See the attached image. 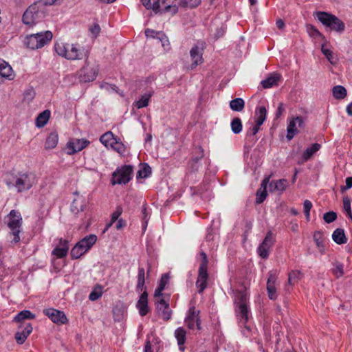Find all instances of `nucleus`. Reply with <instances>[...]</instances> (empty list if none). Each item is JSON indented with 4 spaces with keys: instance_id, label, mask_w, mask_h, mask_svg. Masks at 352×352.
I'll return each mask as SVG.
<instances>
[{
    "instance_id": "23",
    "label": "nucleus",
    "mask_w": 352,
    "mask_h": 352,
    "mask_svg": "<svg viewBox=\"0 0 352 352\" xmlns=\"http://www.w3.org/2000/svg\"><path fill=\"white\" fill-rule=\"evenodd\" d=\"M136 307L139 310V314L141 316H146L149 311L148 306V293L144 291L142 293L139 300L137 302Z\"/></svg>"
},
{
    "instance_id": "7",
    "label": "nucleus",
    "mask_w": 352,
    "mask_h": 352,
    "mask_svg": "<svg viewBox=\"0 0 352 352\" xmlns=\"http://www.w3.org/2000/svg\"><path fill=\"white\" fill-rule=\"evenodd\" d=\"M52 36V32L48 30L31 34L26 36L25 44L28 48L32 50L38 49L50 43Z\"/></svg>"
},
{
    "instance_id": "44",
    "label": "nucleus",
    "mask_w": 352,
    "mask_h": 352,
    "mask_svg": "<svg viewBox=\"0 0 352 352\" xmlns=\"http://www.w3.org/2000/svg\"><path fill=\"white\" fill-rule=\"evenodd\" d=\"M201 0H179V6L182 8H194L201 3Z\"/></svg>"
},
{
    "instance_id": "36",
    "label": "nucleus",
    "mask_w": 352,
    "mask_h": 352,
    "mask_svg": "<svg viewBox=\"0 0 352 352\" xmlns=\"http://www.w3.org/2000/svg\"><path fill=\"white\" fill-rule=\"evenodd\" d=\"M230 107L232 111L241 112L245 107V101L241 98H236L230 102Z\"/></svg>"
},
{
    "instance_id": "34",
    "label": "nucleus",
    "mask_w": 352,
    "mask_h": 352,
    "mask_svg": "<svg viewBox=\"0 0 352 352\" xmlns=\"http://www.w3.org/2000/svg\"><path fill=\"white\" fill-rule=\"evenodd\" d=\"M50 117V111L45 110L39 113L36 119V125L37 127H43L48 122Z\"/></svg>"
},
{
    "instance_id": "28",
    "label": "nucleus",
    "mask_w": 352,
    "mask_h": 352,
    "mask_svg": "<svg viewBox=\"0 0 352 352\" xmlns=\"http://www.w3.org/2000/svg\"><path fill=\"white\" fill-rule=\"evenodd\" d=\"M287 185L288 182L285 179L273 180L270 183V190L283 192L287 188Z\"/></svg>"
},
{
    "instance_id": "1",
    "label": "nucleus",
    "mask_w": 352,
    "mask_h": 352,
    "mask_svg": "<svg viewBox=\"0 0 352 352\" xmlns=\"http://www.w3.org/2000/svg\"><path fill=\"white\" fill-rule=\"evenodd\" d=\"M4 183L9 190L15 189L17 192H23L37 183V177L32 172L21 171L7 175Z\"/></svg>"
},
{
    "instance_id": "38",
    "label": "nucleus",
    "mask_w": 352,
    "mask_h": 352,
    "mask_svg": "<svg viewBox=\"0 0 352 352\" xmlns=\"http://www.w3.org/2000/svg\"><path fill=\"white\" fill-rule=\"evenodd\" d=\"M115 139L116 137L113 133L111 131H107L100 136V141L103 145L108 148L111 146Z\"/></svg>"
},
{
    "instance_id": "47",
    "label": "nucleus",
    "mask_w": 352,
    "mask_h": 352,
    "mask_svg": "<svg viewBox=\"0 0 352 352\" xmlns=\"http://www.w3.org/2000/svg\"><path fill=\"white\" fill-rule=\"evenodd\" d=\"M102 287H94V290L90 293L89 299L95 301L100 298L103 293Z\"/></svg>"
},
{
    "instance_id": "55",
    "label": "nucleus",
    "mask_w": 352,
    "mask_h": 352,
    "mask_svg": "<svg viewBox=\"0 0 352 352\" xmlns=\"http://www.w3.org/2000/svg\"><path fill=\"white\" fill-rule=\"evenodd\" d=\"M307 31L309 35L314 38L322 36L321 33L314 25L307 26Z\"/></svg>"
},
{
    "instance_id": "11",
    "label": "nucleus",
    "mask_w": 352,
    "mask_h": 352,
    "mask_svg": "<svg viewBox=\"0 0 352 352\" xmlns=\"http://www.w3.org/2000/svg\"><path fill=\"white\" fill-rule=\"evenodd\" d=\"M204 159V151L201 146L195 148L192 157L188 164L190 172H197L202 168V162Z\"/></svg>"
},
{
    "instance_id": "37",
    "label": "nucleus",
    "mask_w": 352,
    "mask_h": 352,
    "mask_svg": "<svg viewBox=\"0 0 352 352\" xmlns=\"http://www.w3.org/2000/svg\"><path fill=\"white\" fill-rule=\"evenodd\" d=\"M333 96L336 99H344L347 94L346 89L342 85H336L332 89Z\"/></svg>"
},
{
    "instance_id": "4",
    "label": "nucleus",
    "mask_w": 352,
    "mask_h": 352,
    "mask_svg": "<svg viewBox=\"0 0 352 352\" xmlns=\"http://www.w3.org/2000/svg\"><path fill=\"white\" fill-rule=\"evenodd\" d=\"M45 15V6L41 2L34 3L25 11L22 21L24 24L32 26L41 21Z\"/></svg>"
},
{
    "instance_id": "49",
    "label": "nucleus",
    "mask_w": 352,
    "mask_h": 352,
    "mask_svg": "<svg viewBox=\"0 0 352 352\" xmlns=\"http://www.w3.org/2000/svg\"><path fill=\"white\" fill-rule=\"evenodd\" d=\"M312 206L311 201L308 199H306L303 203L304 213L308 221L310 220V210Z\"/></svg>"
},
{
    "instance_id": "50",
    "label": "nucleus",
    "mask_w": 352,
    "mask_h": 352,
    "mask_svg": "<svg viewBox=\"0 0 352 352\" xmlns=\"http://www.w3.org/2000/svg\"><path fill=\"white\" fill-rule=\"evenodd\" d=\"M276 278H277V271L276 270H271L268 274L267 286H273L276 283Z\"/></svg>"
},
{
    "instance_id": "26",
    "label": "nucleus",
    "mask_w": 352,
    "mask_h": 352,
    "mask_svg": "<svg viewBox=\"0 0 352 352\" xmlns=\"http://www.w3.org/2000/svg\"><path fill=\"white\" fill-rule=\"evenodd\" d=\"M126 307L121 302H117L113 307V316L115 321H120L124 318Z\"/></svg>"
},
{
    "instance_id": "56",
    "label": "nucleus",
    "mask_w": 352,
    "mask_h": 352,
    "mask_svg": "<svg viewBox=\"0 0 352 352\" xmlns=\"http://www.w3.org/2000/svg\"><path fill=\"white\" fill-rule=\"evenodd\" d=\"M71 210L72 212L78 214V212L83 211V205L80 204L78 206V201L74 199L72 204Z\"/></svg>"
},
{
    "instance_id": "41",
    "label": "nucleus",
    "mask_w": 352,
    "mask_h": 352,
    "mask_svg": "<svg viewBox=\"0 0 352 352\" xmlns=\"http://www.w3.org/2000/svg\"><path fill=\"white\" fill-rule=\"evenodd\" d=\"M302 277V274L298 270H293L289 274L288 282L291 285L298 283V280Z\"/></svg>"
},
{
    "instance_id": "10",
    "label": "nucleus",
    "mask_w": 352,
    "mask_h": 352,
    "mask_svg": "<svg viewBox=\"0 0 352 352\" xmlns=\"http://www.w3.org/2000/svg\"><path fill=\"white\" fill-rule=\"evenodd\" d=\"M87 59H85V65L78 72V79L81 82L94 81L98 74V66L91 65Z\"/></svg>"
},
{
    "instance_id": "52",
    "label": "nucleus",
    "mask_w": 352,
    "mask_h": 352,
    "mask_svg": "<svg viewBox=\"0 0 352 352\" xmlns=\"http://www.w3.org/2000/svg\"><path fill=\"white\" fill-rule=\"evenodd\" d=\"M343 207L349 217L352 218V210L351 209V201L348 197L343 199Z\"/></svg>"
},
{
    "instance_id": "60",
    "label": "nucleus",
    "mask_w": 352,
    "mask_h": 352,
    "mask_svg": "<svg viewBox=\"0 0 352 352\" xmlns=\"http://www.w3.org/2000/svg\"><path fill=\"white\" fill-rule=\"evenodd\" d=\"M214 232L212 228H209L207 230V234L206 236V241H212L214 239Z\"/></svg>"
},
{
    "instance_id": "13",
    "label": "nucleus",
    "mask_w": 352,
    "mask_h": 352,
    "mask_svg": "<svg viewBox=\"0 0 352 352\" xmlns=\"http://www.w3.org/2000/svg\"><path fill=\"white\" fill-rule=\"evenodd\" d=\"M200 255L201 256V261L198 270L196 286H207L208 279V259L207 254L204 252H201Z\"/></svg>"
},
{
    "instance_id": "32",
    "label": "nucleus",
    "mask_w": 352,
    "mask_h": 352,
    "mask_svg": "<svg viewBox=\"0 0 352 352\" xmlns=\"http://www.w3.org/2000/svg\"><path fill=\"white\" fill-rule=\"evenodd\" d=\"M58 142V135L56 132H52L50 133L48 137L46 139L45 143V148L46 149H52L54 148Z\"/></svg>"
},
{
    "instance_id": "3",
    "label": "nucleus",
    "mask_w": 352,
    "mask_h": 352,
    "mask_svg": "<svg viewBox=\"0 0 352 352\" xmlns=\"http://www.w3.org/2000/svg\"><path fill=\"white\" fill-rule=\"evenodd\" d=\"M54 50L58 55L70 60L88 58L89 52L78 43H56Z\"/></svg>"
},
{
    "instance_id": "51",
    "label": "nucleus",
    "mask_w": 352,
    "mask_h": 352,
    "mask_svg": "<svg viewBox=\"0 0 352 352\" xmlns=\"http://www.w3.org/2000/svg\"><path fill=\"white\" fill-rule=\"evenodd\" d=\"M323 219L327 223H332L337 219V214L333 211L327 212L324 214Z\"/></svg>"
},
{
    "instance_id": "27",
    "label": "nucleus",
    "mask_w": 352,
    "mask_h": 352,
    "mask_svg": "<svg viewBox=\"0 0 352 352\" xmlns=\"http://www.w3.org/2000/svg\"><path fill=\"white\" fill-rule=\"evenodd\" d=\"M313 238L318 251L321 254H324L325 252L326 247L324 243V236L322 232L316 231L314 234Z\"/></svg>"
},
{
    "instance_id": "64",
    "label": "nucleus",
    "mask_w": 352,
    "mask_h": 352,
    "mask_svg": "<svg viewBox=\"0 0 352 352\" xmlns=\"http://www.w3.org/2000/svg\"><path fill=\"white\" fill-rule=\"evenodd\" d=\"M321 50L323 54L326 56V58L330 60L331 58L332 57V52L329 49L324 48V46L322 47Z\"/></svg>"
},
{
    "instance_id": "6",
    "label": "nucleus",
    "mask_w": 352,
    "mask_h": 352,
    "mask_svg": "<svg viewBox=\"0 0 352 352\" xmlns=\"http://www.w3.org/2000/svg\"><path fill=\"white\" fill-rule=\"evenodd\" d=\"M97 241V236L89 234L80 240L71 250L70 256L72 259H78L89 252Z\"/></svg>"
},
{
    "instance_id": "20",
    "label": "nucleus",
    "mask_w": 352,
    "mask_h": 352,
    "mask_svg": "<svg viewBox=\"0 0 352 352\" xmlns=\"http://www.w3.org/2000/svg\"><path fill=\"white\" fill-rule=\"evenodd\" d=\"M199 311L197 312L195 307H190L186 318H185V323L187 327L193 329L195 328V324L196 323L198 329H201L200 327V319L198 317Z\"/></svg>"
},
{
    "instance_id": "42",
    "label": "nucleus",
    "mask_w": 352,
    "mask_h": 352,
    "mask_svg": "<svg viewBox=\"0 0 352 352\" xmlns=\"http://www.w3.org/2000/svg\"><path fill=\"white\" fill-rule=\"evenodd\" d=\"M35 318V315L33 314L29 310H23L19 312L14 318V320L16 322H21L25 319H34Z\"/></svg>"
},
{
    "instance_id": "35",
    "label": "nucleus",
    "mask_w": 352,
    "mask_h": 352,
    "mask_svg": "<svg viewBox=\"0 0 352 352\" xmlns=\"http://www.w3.org/2000/svg\"><path fill=\"white\" fill-rule=\"evenodd\" d=\"M157 314L166 322L171 318L172 311L169 307V305L162 306V307H156Z\"/></svg>"
},
{
    "instance_id": "57",
    "label": "nucleus",
    "mask_w": 352,
    "mask_h": 352,
    "mask_svg": "<svg viewBox=\"0 0 352 352\" xmlns=\"http://www.w3.org/2000/svg\"><path fill=\"white\" fill-rule=\"evenodd\" d=\"M145 35L146 37L155 38L160 36H163V34L160 32H155L153 30L146 29L145 30Z\"/></svg>"
},
{
    "instance_id": "40",
    "label": "nucleus",
    "mask_w": 352,
    "mask_h": 352,
    "mask_svg": "<svg viewBox=\"0 0 352 352\" xmlns=\"http://www.w3.org/2000/svg\"><path fill=\"white\" fill-rule=\"evenodd\" d=\"M231 130L235 134H239L243 129L242 121L239 117L233 118L230 123Z\"/></svg>"
},
{
    "instance_id": "53",
    "label": "nucleus",
    "mask_w": 352,
    "mask_h": 352,
    "mask_svg": "<svg viewBox=\"0 0 352 352\" xmlns=\"http://www.w3.org/2000/svg\"><path fill=\"white\" fill-rule=\"evenodd\" d=\"M122 213V208L118 206L116 210L111 215V220L112 222H116L119 219L120 216Z\"/></svg>"
},
{
    "instance_id": "62",
    "label": "nucleus",
    "mask_w": 352,
    "mask_h": 352,
    "mask_svg": "<svg viewBox=\"0 0 352 352\" xmlns=\"http://www.w3.org/2000/svg\"><path fill=\"white\" fill-rule=\"evenodd\" d=\"M117 221V223L116 225V228L118 230H121L122 228H124L126 226V222L123 219L120 218Z\"/></svg>"
},
{
    "instance_id": "59",
    "label": "nucleus",
    "mask_w": 352,
    "mask_h": 352,
    "mask_svg": "<svg viewBox=\"0 0 352 352\" xmlns=\"http://www.w3.org/2000/svg\"><path fill=\"white\" fill-rule=\"evenodd\" d=\"M267 291L270 299L275 300L277 298L276 287H267Z\"/></svg>"
},
{
    "instance_id": "46",
    "label": "nucleus",
    "mask_w": 352,
    "mask_h": 352,
    "mask_svg": "<svg viewBox=\"0 0 352 352\" xmlns=\"http://www.w3.org/2000/svg\"><path fill=\"white\" fill-rule=\"evenodd\" d=\"M110 148L119 153H122L124 151V144L120 141V139H118L117 138H116Z\"/></svg>"
},
{
    "instance_id": "14",
    "label": "nucleus",
    "mask_w": 352,
    "mask_h": 352,
    "mask_svg": "<svg viewBox=\"0 0 352 352\" xmlns=\"http://www.w3.org/2000/svg\"><path fill=\"white\" fill-rule=\"evenodd\" d=\"M275 243L272 231L267 232L263 242L257 248V252L262 258H267L269 256L270 251Z\"/></svg>"
},
{
    "instance_id": "29",
    "label": "nucleus",
    "mask_w": 352,
    "mask_h": 352,
    "mask_svg": "<svg viewBox=\"0 0 352 352\" xmlns=\"http://www.w3.org/2000/svg\"><path fill=\"white\" fill-rule=\"evenodd\" d=\"M153 95V91H148L141 96L140 98L134 103V106L138 109L147 107Z\"/></svg>"
},
{
    "instance_id": "61",
    "label": "nucleus",
    "mask_w": 352,
    "mask_h": 352,
    "mask_svg": "<svg viewBox=\"0 0 352 352\" xmlns=\"http://www.w3.org/2000/svg\"><path fill=\"white\" fill-rule=\"evenodd\" d=\"M260 126H261L257 125V124L256 123V124L252 128L250 129L247 131V135L248 136L255 135L258 133V131L260 129Z\"/></svg>"
},
{
    "instance_id": "54",
    "label": "nucleus",
    "mask_w": 352,
    "mask_h": 352,
    "mask_svg": "<svg viewBox=\"0 0 352 352\" xmlns=\"http://www.w3.org/2000/svg\"><path fill=\"white\" fill-rule=\"evenodd\" d=\"M170 277L171 276L170 272L162 274L158 286H166L167 284H168Z\"/></svg>"
},
{
    "instance_id": "18",
    "label": "nucleus",
    "mask_w": 352,
    "mask_h": 352,
    "mask_svg": "<svg viewBox=\"0 0 352 352\" xmlns=\"http://www.w3.org/2000/svg\"><path fill=\"white\" fill-rule=\"evenodd\" d=\"M69 240L63 238H60L58 240V243L52 250V254L58 258H62L67 255L69 245Z\"/></svg>"
},
{
    "instance_id": "17",
    "label": "nucleus",
    "mask_w": 352,
    "mask_h": 352,
    "mask_svg": "<svg viewBox=\"0 0 352 352\" xmlns=\"http://www.w3.org/2000/svg\"><path fill=\"white\" fill-rule=\"evenodd\" d=\"M304 125V120L301 116L292 118L287 125V138L291 140L298 132V128H302Z\"/></svg>"
},
{
    "instance_id": "63",
    "label": "nucleus",
    "mask_w": 352,
    "mask_h": 352,
    "mask_svg": "<svg viewBox=\"0 0 352 352\" xmlns=\"http://www.w3.org/2000/svg\"><path fill=\"white\" fill-rule=\"evenodd\" d=\"M285 111V108L283 107V104L280 102L278 104V107L277 108L276 112V118H279Z\"/></svg>"
},
{
    "instance_id": "8",
    "label": "nucleus",
    "mask_w": 352,
    "mask_h": 352,
    "mask_svg": "<svg viewBox=\"0 0 352 352\" xmlns=\"http://www.w3.org/2000/svg\"><path fill=\"white\" fill-rule=\"evenodd\" d=\"M8 226L11 230L10 234L13 236L12 241L18 243L20 241V228L22 225V217L20 212L12 210L6 216Z\"/></svg>"
},
{
    "instance_id": "30",
    "label": "nucleus",
    "mask_w": 352,
    "mask_h": 352,
    "mask_svg": "<svg viewBox=\"0 0 352 352\" xmlns=\"http://www.w3.org/2000/svg\"><path fill=\"white\" fill-rule=\"evenodd\" d=\"M175 336L177 339L179 350L183 351L184 350V344H185L186 342V331L184 330V328L179 327L175 331Z\"/></svg>"
},
{
    "instance_id": "48",
    "label": "nucleus",
    "mask_w": 352,
    "mask_h": 352,
    "mask_svg": "<svg viewBox=\"0 0 352 352\" xmlns=\"http://www.w3.org/2000/svg\"><path fill=\"white\" fill-rule=\"evenodd\" d=\"M145 283V269L142 267H139L138 274V283L136 286H144Z\"/></svg>"
},
{
    "instance_id": "58",
    "label": "nucleus",
    "mask_w": 352,
    "mask_h": 352,
    "mask_svg": "<svg viewBox=\"0 0 352 352\" xmlns=\"http://www.w3.org/2000/svg\"><path fill=\"white\" fill-rule=\"evenodd\" d=\"M89 32L94 36V37H97L100 32V25L98 23H94L89 28Z\"/></svg>"
},
{
    "instance_id": "12",
    "label": "nucleus",
    "mask_w": 352,
    "mask_h": 352,
    "mask_svg": "<svg viewBox=\"0 0 352 352\" xmlns=\"http://www.w3.org/2000/svg\"><path fill=\"white\" fill-rule=\"evenodd\" d=\"M179 6V0H157L153 3V10L155 12H171L175 14Z\"/></svg>"
},
{
    "instance_id": "15",
    "label": "nucleus",
    "mask_w": 352,
    "mask_h": 352,
    "mask_svg": "<svg viewBox=\"0 0 352 352\" xmlns=\"http://www.w3.org/2000/svg\"><path fill=\"white\" fill-rule=\"evenodd\" d=\"M90 142L86 139H71L66 144L65 150L67 155H72L86 148Z\"/></svg>"
},
{
    "instance_id": "5",
    "label": "nucleus",
    "mask_w": 352,
    "mask_h": 352,
    "mask_svg": "<svg viewBox=\"0 0 352 352\" xmlns=\"http://www.w3.org/2000/svg\"><path fill=\"white\" fill-rule=\"evenodd\" d=\"M315 16L323 25L331 31L342 33L345 30L344 23L331 13L318 11L315 13Z\"/></svg>"
},
{
    "instance_id": "33",
    "label": "nucleus",
    "mask_w": 352,
    "mask_h": 352,
    "mask_svg": "<svg viewBox=\"0 0 352 352\" xmlns=\"http://www.w3.org/2000/svg\"><path fill=\"white\" fill-rule=\"evenodd\" d=\"M267 116V110L264 106H261L256 109V120L255 122L258 126H261L265 122Z\"/></svg>"
},
{
    "instance_id": "43",
    "label": "nucleus",
    "mask_w": 352,
    "mask_h": 352,
    "mask_svg": "<svg viewBox=\"0 0 352 352\" xmlns=\"http://www.w3.org/2000/svg\"><path fill=\"white\" fill-rule=\"evenodd\" d=\"M151 174V168L147 164H144L142 168H141L137 173V179H144L149 177Z\"/></svg>"
},
{
    "instance_id": "16",
    "label": "nucleus",
    "mask_w": 352,
    "mask_h": 352,
    "mask_svg": "<svg viewBox=\"0 0 352 352\" xmlns=\"http://www.w3.org/2000/svg\"><path fill=\"white\" fill-rule=\"evenodd\" d=\"M43 313L54 323L57 324H63L67 322V318L63 311L55 309L54 308H49L44 309Z\"/></svg>"
},
{
    "instance_id": "22",
    "label": "nucleus",
    "mask_w": 352,
    "mask_h": 352,
    "mask_svg": "<svg viewBox=\"0 0 352 352\" xmlns=\"http://www.w3.org/2000/svg\"><path fill=\"white\" fill-rule=\"evenodd\" d=\"M164 289L165 287H157L155 291L156 307H162V306L169 305L170 295L162 292Z\"/></svg>"
},
{
    "instance_id": "24",
    "label": "nucleus",
    "mask_w": 352,
    "mask_h": 352,
    "mask_svg": "<svg viewBox=\"0 0 352 352\" xmlns=\"http://www.w3.org/2000/svg\"><path fill=\"white\" fill-rule=\"evenodd\" d=\"M0 76L7 80H13L15 77L12 67L6 61L0 58Z\"/></svg>"
},
{
    "instance_id": "31",
    "label": "nucleus",
    "mask_w": 352,
    "mask_h": 352,
    "mask_svg": "<svg viewBox=\"0 0 352 352\" xmlns=\"http://www.w3.org/2000/svg\"><path fill=\"white\" fill-rule=\"evenodd\" d=\"M333 240L339 245L344 244L347 241L344 231L342 228L336 229L332 234Z\"/></svg>"
},
{
    "instance_id": "25",
    "label": "nucleus",
    "mask_w": 352,
    "mask_h": 352,
    "mask_svg": "<svg viewBox=\"0 0 352 352\" xmlns=\"http://www.w3.org/2000/svg\"><path fill=\"white\" fill-rule=\"evenodd\" d=\"M280 74L278 73H274L267 78L263 80L261 82V84L264 89H269L278 85V82L280 80Z\"/></svg>"
},
{
    "instance_id": "21",
    "label": "nucleus",
    "mask_w": 352,
    "mask_h": 352,
    "mask_svg": "<svg viewBox=\"0 0 352 352\" xmlns=\"http://www.w3.org/2000/svg\"><path fill=\"white\" fill-rule=\"evenodd\" d=\"M19 328L22 329L21 331H18L15 333L14 338L19 344H22L25 342L27 338L32 333L33 329L32 324L29 322L24 323L23 326H21Z\"/></svg>"
},
{
    "instance_id": "39",
    "label": "nucleus",
    "mask_w": 352,
    "mask_h": 352,
    "mask_svg": "<svg viewBox=\"0 0 352 352\" xmlns=\"http://www.w3.org/2000/svg\"><path fill=\"white\" fill-rule=\"evenodd\" d=\"M320 148V145L318 143L313 144L311 146L308 147L302 153L303 160L307 161Z\"/></svg>"
},
{
    "instance_id": "2",
    "label": "nucleus",
    "mask_w": 352,
    "mask_h": 352,
    "mask_svg": "<svg viewBox=\"0 0 352 352\" xmlns=\"http://www.w3.org/2000/svg\"><path fill=\"white\" fill-rule=\"evenodd\" d=\"M234 295L235 313L239 322L242 324H245L250 318L251 313L248 305V294L246 287L237 288L233 290Z\"/></svg>"
},
{
    "instance_id": "9",
    "label": "nucleus",
    "mask_w": 352,
    "mask_h": 352,
    "mask_svg": "<svg viewBox=\"0 0 352 352\" xmlns=\"http://www.w3.org/2000/svg\"><path fill=\"white\" fill-rule=\"evenodd\" d=\"M133 167L131 165H124L118 167L112 174L111 183L115 184H126L132 179Z\"/></svg>"
},
{
    "instance_id": "19",
    "label": "nucleus",
    "mask_w": 352,
    "mask_h": 352,
    "mask_svg": "<svg viewBox=\"0 0 352 352\" xmlns=\"http://www.w3.org/2000/svg\"><path fill=\"white\" fill-rule=\"evenodd\" d=\"M204 48L199 47L198 45H194L190 51V56L192 60L190 69H193L199 65H201L204 62L203 58Z\"/></svg>"
},
{
    "instance_id": "45",
    "label": "nucleus",
    "mask_w": 352,
    "mask_h": 352,
    "mask_svg": "<svg viewBox=\"0 0 352 352\" xmlns=\"http://www.w3.org/2000/svg\"><path fill=\"white\" fill-rule=\"evenodd\" d=\"M267 195V190L259 188L256 192V204H261L266 199Z\"/></svg>"
}]
</instances>
